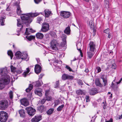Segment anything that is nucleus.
Wrapping results in <instances>:
<instances>
[{"label": "nucleus", "instance_id": "nucleus-1", "mask_svg": "<svg viewBox=\"0 0 122 122\" xmlns=\"http://www.w3.org/2000/svg\"><path fill=\"white\" fill-rule=\"evenodd\" d=\"M7 69L5 68L0 69V75L2 78L0 80V88H3L5 85L9 83L10 82V77L6 75Z\"/></svg>", "mask_w": 122, "mask_h": 122}, {"label": "nucleus", "instance_id": "nucleus-2", "mask_svg": "<svg viewBox=\"0 0 122 122\" xmlns=\"http://www.w3.org/2000/svg\"><path fill=\"white\" fill-rule=\"evenodd\" d=\"M39 14L36 13H30L22 14L20 16L22 20L25 21L24 23L27 27L29 26V24L32 21V18L37 16Z\"/></svg>", "mask_w": 122, "mask_h": 122}, {"label": "nucleus", "instance_id": "nucleus-3", "mask_svg": "<svg viewBox=\"0 0 122 122\" xmlns=\"http://www.w3.org/2000/svg\"><path fill=\"white\" fill-rule=\"evenodd\" d=\"M8 103L7 100H2L0 101V109L4 110L8 107Z\"/></svg>", "mask_w": 122, "mask_h": 122}, {"label": "nucleus", "instance_id": "nucleus-4", "mask_svg": "<svg viewBox=\"0 0 122 122\" xmlns=\"http://www.w3.org/2000/svg\"><path fill=\"white\" fill-rule=\"evenodd\" d=\"M59 44L57 41L56 40H53L51 42V47L55 51H57L58 50V46Z\"/></svg>", "mask_w": 122, "mask_h": 122}, {"label": "nucleus", "instance_id": "nucleus-5", "mask_svg": "<svg viewBox=\"0 0 122 122\" xmlns=\"http://www.w3.org/2000/svg\"><path fill=\"white\" fill-rule=\"evenodd\" d=\"M49 29V25L47 22L43 23L42 25L41 31L45 32L47 31Z\"/></svg>", "mask_w": 122, "mask_h": 122}, {"label": "nucleus", "instance_id": "nucleus-6", "mask_svg": "<svg viewBox=\"0 0 122 122\" xmlns=\"http://www.w3.org/2000/svg\"><path fill=\"white\" fill-rule=\"evenodd\" d=\"M71 14L69 12L61 11L60 13L61 16L64 18L66 19L70 17Z\"/></svg>", "mask_w": 122, "mask_h": 122}, {"label": "nucleus", "instance_id": "nucleus-7", "mask_svg": "<svg viewBox=\"0 0 122 122\" xmlns=\"http://www.w3.org/2000/svg\"><path fill=\"white\" fill-rule=\"evenodd\" d=\"M25 110L28 114H35L36 112V110L31 107H27Z\"/></svg>", "mask_w": 122, "mask_h": 122}, {"label": "nucleus", "instance_id": "nucleus-8", "mask_svg": "<svg viewBox=\"0 0 122 122\" xmlns=\"http://www.w3.org/2000/svg\"><path fill=\"white\" fill-rule=\"evenodd\" d=\"M90 51L94 52L95 50V44L94 42L93 41H91L89 44Z\"/></svg>", "mask_w": 122, "mask_h": 122}, {"label": "nucleus", "instance_id": "nucleus-9", "mask_svg": "<svg viewBox=\"0 0 122 122\" xmlns=\"http://www.w3.org/2000/svg\"><path fill=\"white\" fill-rule=\"evenodd\" d=\"M41 67L40 65L38 64L36 65L35 66L34 69L35 72L37 74H39L41 72Z\"/></svg>", "mask_w": 122, "mask_h": 122}, {"label": "nucleus", "instance_id": "nucleus-10", "mask_svg": "<svg viewBox=\"0 0 122 122\" xmlns=\"http://www.w3.org/2000/svg\"><path fill=\"white\" fill-rule=\"evenodd\" d=\"M14 5L15 6H16L17 8V13L18 15H19L21 14L22 13V11L21 10L20 5L17 4V2H15Z\"/></svg>", "mask_w": 122, "mask_h": 122}, {"label": "nucleus", "instance_id": "nucleus-11", "mask_svg": "<svg viewBox=\"0 0 122 122\" xmlns=\"http://www.w3.org/2000/svg\"><path fill=\"white\" fill-rule=\"evenodd\" d=\"M20 101L21 104L25 107L28 106L29 104L28 101L25 98L21 99Z\"/></svg>", "mask_w": 122, "mask_h": 122}, {"label": "nucleus", "instance_id": "nucleus-12", "mask_svg": "<svg viewBox=\"0 0 122 122\" xmlns=\"http://www.w3.org/2000/svg\"><path fill=\"white\" fill-rule=\"evenodd\" d=\"M8 117L7 115H0V121L1 122H5Z\"/></svg>", "mask_w": 122, "mask_h": 122}, {"label": "nucleus", "instance_id": "nucleus-13", "mask_svg": "<svg viewBox=\"0 0 122 122\" xmlns=\"http://www.w3.org/2000/svg\"><path fill=\"white\" fill-rule=\"evenodd\" d=\"M42 90L40 88L36 89L35 90V94H37L40 97L42 95Z\"/></svg>", "mask_w": 122, "mask_h": 122}, {"label": "nucleus", "instance_id": "nucleus-14", "mask_svg": "<svg viewBox=\"0 0 122 122\" xmlns=\"http://www.w3.org/2000/svg\"><path fill=\"white\" fill-rule=\"evenodd\" d=\"M45 16L46 17H49L51 15H52L51 11L48 9H46L44 10Z\"/></svg>", "mask_w": 122, "mask_h": 122}, {"label": "nucleus", "instance_id": "nucleus-15", "mask_svg": "<svg viewBox=\"0 0 122 122\" xmlns=\"http://www.w3.org/2000/svg\"><path fill=\"white\" fill-rule=\"evenodd\" d=\"M21 59L26 61L28 60V58L27 59L28 56L26 52H25L22 53L21 54Z\"/></svg>", "mask_w": 122, "mask_h": 122}, {"label": "nucleus", "instance_id": "nucleus-16", "mask_svg": "<svg viewBox=\"0 0 122 122\" xmlns=\"http://www.w3.org/2000/svg\"><path fill=\"white\" fill-rule=\"evenodd\" d=\"M35 31L33 30L32 28H27L26 29V31L25 34L26 35H29L30 34V32L34 33L35 32Z\"/></svg>", "mask_w": 122, "mask_h": 122}, {"label": "nucleus", "instance_id": "nucleus-17", "mask_svg": "<svg viewBox=\"0 0 122 122\" xmlns=\"http://www.w3.org/2000/svg\"><path fill=\"white\" fill-rule=\"evenodd\" d=\"M17 20V25L18 27H21L20 29H19V30H18L17 31H18V32H20L21 30V28L23 27V26L21 23V20L20 19H18Z\"/></svg>", "mask_w": 122, "mask_h": 122}, {"label": "nucleus", "instance_id": "nucleus-18", "mask_svg": "<svg viewBox=\"0 0 122 122\" xmlns=\"http://www.w3.org/2000/svg\"><path fill=\"white\" fill-rule=\"evenodd\" d=\"M36 37L39 39H42L44 37V35L42 33L38 32L36 35Z\"/></svg>", "mask_w": 122, "mask_h": 122}, {"label": "nucleus", "instance_id": "nucleus-19", "mask_svg": "<svg viewBox=\"0 0 122 122\" xmlns=\"http://www.w3.org/2000/svg\"><path fill=\"white\" fill-rule=\"evenodd\" d=\"M22 53L20 51H17L15 54V56L16 58L18 59H21V54Z\"/></svg>", "mask_w": 122, "mask_h": 122}, {"label": "nucleus", "instance_id": "nucleus-20", "mask_svg": "<svg viewBox=\"0 0 122 122\" xmlns=\"http://www.w3.org/2000/svg\"><path fill=\"white\" fill-rule=\"evenodd\" d=\"M33 85H34L36 87H38L41 86L42 84L39 81H36L33 83Z\"/></svg>", "mask_w": 122, "mask_h": 122}, {"label": "nucleus", "instance_id": "nucleus-21", "mask_svg": "<svg viewBox=\"0 0 122 122\" xmlns=\"http://www.w3.org/2000/svg\"><path fill=\"white\" fill-rule=\"evenodd\" d=\"M95 82L97 86L101 87L102 86V85L101 83H100L99 79H96Z\"/></svg>", "mask_w": 122, "mask_h": 122}, {"label": "nucleus", "instance_id": "nucleus-22", "mask_svg": "<svg viewBox=\"0 0 122 122\" xmlns=\"http://www.w3.org/2000/svg\"><path fill=\"white\" fill-rule=\"evenodd\" d=\"M26 71H25L22 74L23 76L25 77H26V76L28 75V74L30 71L29 69L28 68H26Z\"/></svg>", "mask_w": 122, "mask_h": 122}, {"label": "nucleus", "instance_id": "nucleus-23", "mask_svg": "<svg viewBox=\"0 0 122 122\" xmlns=\"http://www.w3.org/2000/svg\"><path fill=\"white\" fill-rule=\"evenodd\" d=\"M5 18L4 17H1L0 19V25H4V23L5 21Z\"/></svg>", "mask_w": 122, "mask_h": 122}, {"label": "nucleus", "instance_id": "nucleus-24", "mask_svg": "<svg viewBox=\"0 0 122 122\" xmlns=\"http://www.w3.org/2000/svg\"><path fill=\"white\" fill-rule=\"evenodd\" d=\"M70 28L69 26L66 27L64 31L65 33L67 34H69L70 33Z\"/></svg>", "mask_w": 122, "mask_h": 122}, {"label": "nucleus", "instance_id": "nucleus-25", "mask_svg": "<svg viewBox=\"0 0 122 122\" xmlns=\"http://www.w3.org/2000/svg\"><path fill=\"white\" fill-rule=\"evenodd\" d=\"M26 37L29 41H31V40L34 39L35 38V36L30 35L29 36H26Z\"/></svg>", "mask_w": 122, "mask_h": 122}, {"label": "nucleus", "instance_id": "nucleus-26", "mask_svg": "<svg viewBox=\"0 0 122 122\" xmlns=\"http://www.w3.org/2000/svg\"><path fill=\"white\" fill-rule=\"evenodd\" d=\"M35 117L38 122L41 120L42 119V116L40 115H37Z\"/></svg>", "mask_w": 122, "mask_h": 122}, {"label": "nucleus", "instance_id": "nucleus-27", "mask_svg": "<svg viewBox=\"0 0 122 122\" xmlns=\"http://www.w3.org/2000/svg\"><path fill=\"white\" fill-rule=\"evenodd\" d=\"M76 93L78 95H82V94H84V93L81 90H78L76 91Z\"/></svg>", "mask_w": 122, "mask_h": 122}, {"label": "nucleus", "instance_id": "nucleus-28", "mask_svg": "<svg viewBox=\"0 0 122 122\" xmlns=\"http://www.w3.org/2000/svg\"><path fill=\"white\" fill-rule=\"evenodd\" d=\"M101 78L102 79L103 82L104 83V86H106L107 84V79L104 78L103 77H102Z\"/></svg>", "mask_w": 122, "mask_h": 122}, {"label": "nucleus", "instance_id": "nucleus-29", "mask_svg": "<svg viewBox=\"0 0 122 122\" xmlns=\"http://www.w3.org/2000/svg\"><path fill=\"white\" fill-rule=\"evenodd\" d=\"M7 54L8 55L10 56L11 59H12L13 56V54L12 52L11 51H8L7 52Z\"/></svg>", "mask_w": 122, "mask_h": 122}, {"label": "nucleus", "instance_id": "nucleus-30", "mask_svg": "<svg viewBox=\"0 0 122 122\" xmlns=\"http://www.w3.org/2000/svg\"><path fill=\"white\" fill-rule=\"evenodd\" d=\"M89 25H90V28L91 29H94V24L92 21L91 20L89 21Z\"/></svg>", "mask_w": 122, "mask_h": 122}, {"label": "nucleus", "instance_id": "nucleus-31", "mask_svg": "<svg viewBox=\"0 0 122 122\" xmlns=\"http://www.w3.org/2000/svg\"><path fill=\"white\" fill-rule=\"evenodd\" d=\"M87 53L88 56L90 59L91 58L93 55V54L92 53L90 52H87Z\"/></svg>", "mask_w": 122, "mask_h": 122}, {"label": "nucleus", "instance_id": "nucleus-32", "mask_svg": "<svg viewBox=\"0 0 122 122\" xmlns=\"http://www.w3.org/2000/svg\"><path fill=\"white\" fill-rule=\"evenodd\" d=\"M10 70L11 72H14L16 71V68L14 67L13 66L11 65L10 67Z\"/></svg>", "mask_w": 122, "mask_h": 122}, {"label": "nucleus", "instance_id": "nucleus-33", "mask_svg": "<svg viewBox=\"0 0 122 122\" xmlns=\"http://www.w3.org/2000/svg\"><path fill=\"white\" fill-rule=\"evenodd\" d=\"M54 111V109L53 108H51L49 109L47 111V113L48 114H51Z\"/></svg>", "mask_w": 122, "mask_h": 122}, {"label": "nucleus", "instance_id": "nucleus-34", "mask_svg": "<svg viewBox=\"0 0 122 122\" xmlns=\"http://www.w3.org/2000/svg\"><path fill=\"white\" fill-rule=\"evenodd\" d=\"M54 107H56L60 103V101L59 100H55L54 103Z\"/></svg>", "mask_w": 122, "mask_h": 122}, {"label": "nucleus", "instance_id": "nucleus-35", "mask_svg": "<svg viewBox=\"0 0 122 122\" xmlns=\"http://www.w3.org/2000/svg\"><path fill=\"white\" fill-rule=\"evenodd\" d=\"M64 105H62L59 106L57 109V110L58 111H61L62 109L64 107Z\"/></svg>", "mask_w": 122, "mask_h": 122}, {"label": "nucleus", "instance_id": "nucleus-36", "mask_svg": "<svg viewBox=\"0 0 122 122\" xmlns=\"http://www.w3.org/2000/svg\"><path fill=\"white\" fill-rule=\"evenodd\" d=\"M62 79L64 80L67 79V74H63L62 76Z\"/></svg>", "mask_w": 122, "mask_h": 122}, {"label": "nucleus", "instance_id": "nucleus-37", "mask_svg": "<svg viewBox=\"0 0 122 122\" xmlns=\"http://www.w3.org/2000/svg\"><path fill=\"white\" fill-rule=\"evenodd\" d=\"M115 118L116 120H118L122 119V115H117L115 117Z\"/></svg>", "mask_w": 122, "mask_h": 122}, {"label": "nucleus", "instance_id": "nucleus-38", "mask_svg": "<svg viewBox=\"0 0 122 122\" xmlns=\"http://www.w3.org/2000/svg\"><path fill=\"white\" fill-rule=\"evenodd\" d=\"M67 79L72 80L74 78V77L72 76L67 74Z\"/></svg>", "mask_w": 122, "mask_h": 122}, {"label": "nucleus", "instance_id": "nucleus-39", "mask_svg": "<svg viewBox=\"0 0 122 122\" xmlns=\"http://www.w3.org/2000/svg\"><path fill=\"white\" fill-rule=\"evenodd\" d=\"M59 86V81H56V84L55 86V87L56 88L58 87Z\"/></svg>", "mask_w": 122, "mask_h": 122}, {"label": "nucleus", "instance_id": "nucleus-40", "mask_svg": "<svg viewBox=\"0 0 122 122\" xmlns=\"http://www.w3.org/2000/svg\"><path fill=\"white\" fill-rule=\"evenodd\" d=\"M20 114H25L24 110L23 109H21L19 111Z\"/></svg>", "mask_w": 122, "mask_h": 122}, {"label": "nucleus", "instance_id": "nucleus-41", "mask_svg": "<svg viewBox=\"0 0 122 122\" xmlns=\"http://www.w3.org/2000/svg\"><path fill=\"white\" fill-rule=\"evenodd\" d=\"M77 82L79 85H82L83 84L82 80L80 79H79L78 80Z\"/></svg>", "mask_w": 122, "mask_h": 122}, {"label": "nucleus", "instance_id": "nucleus-42", "mask_svg": "<svg viewBox=\"0 0 122 122\" xmlns=\"http://www.w3.org/2000/svg\"><path fill=\"white\" fill-rule=\"evenodd\" d=\"M42 20V18L41 17H37V22L39 23H40V22Z\"/></svg>", "mask_w": 122, "mask_h": 122}, {"label": "nucleus", "instance_id": "nucleus-43", "mask_svg": "<svg viewBox=\"0 0 122 122\" xmlns=\"http://www.w3.org/2000/svg\"><path fill=\"white\" fill-rule=\"evenodd\" d=\"M22 72V70L21 69H18L16 71V73L18 74H20Z\"/></svg>", "mask_w": 122, "mask_h": 122}, {"label": "nucleus", "instance_id": "nucleus-44", "mask_svg": "<svg viewBox=\"0 0 122 122\" xmlns=\"http://www.w3.org/2000/svg\"><path fill=\"white\" fill-rule=\"evenodd\" d=\"M76 46H77V48H81V43L78 42L76 44Z\"/></svg>", "mask_w": 122, "mask_h": 122}, {"label": "nucleus", "instance_id": "nucleus-45", "mask_svg": "<svg viewBox=\"0 0 122 122\" xmlns=\"http://www.w3.org/2000/svg\"><path fill=\"white\" fill-rule=\"evenodd\" d=\"M110 29L109 28H108L107 29L104 30V32L107 34H108L109 32Z\"/></svg>", "mask_w": 122, "mask_h": 122}, {"label": "nucleus", "instance_id": "nucleus-46", "mask_svg": "<svg viewBox=\"0 0 122 122\" xmlns=\"http://www.w3.org/2000/svg\"><path fill=\"white\" fill-rule=\"evenodd\" d=\"M55 62L57 63H59L60 64H61L62 63V61H61L60 60H56L55 61Z\"/></svg>", "mask_w": 122, "mask_h": 122}, {"label": "nucleus", "instance_id": "nucleus-47", "mask_svg": "<svg viewBox=\"0 0 122 122\" xmlns=\"http://www.w3.org/2000/svg\"><path fill=\"white\" fill-rule=\"evenodd\" d=\"M77 50L80 51V54L81 55V57H82L83 56V54L82 52L81 51V48H77Z\"/></svg>", "mask_w": 122, "mask_h": 122}, {"label": "nucleus", "instance_id": "nucleus-48", "mask_svg": "<svg viewBox=\"0 0 122 122\" xmlns=\"http://www.w3.org/2000/svg\"><path fill=\"white\" fill-rule=\"evenodd\" d=\"M45 99L46 100V101H51L52 100V98L50 96H48L46 97V98Z\"/></svg>", "mask_w": 122, "mask_h": 122}, {"label": "nucleus", "instance_id": "nucleus-49", "mask_svg": "<svg viewBox=\"0 0 122 122\" xmlns=\"http://www.w3.org/2000/svg\"><path fill=\"white\" fill-rule=\"evenodd\" d=\"M66 68L68 70H69V71H72L71 69V67L68 65H66Z\"/></svg>", "mask_w": 122, "mask_h": 122}, {"label": "nucleus", "instance_id": "nucleus-50", "mask_svg": "<svg viewBox=\"0 0 122 122\" xmlns=\"http://www.w3.org/2000/svg\"><path fill=\"white\" fill-rule=\"evenodd\" d=\"M46 101V100L45 98H44L41 100V103L42 104H43Z\"/></svg>", "mask_w": 122, "mask_h": 122}, {"label": "nucleus", "instance_id": "nucleus-51", "mask_svg": "<svg viewBox=\"0 0 122 122\" xmlns=\"http://www.w3.org/2000/svg\"><path fill=\"white\" fill-rule=\"evenodd\" d=\"M86 102H89L90 101L89 96H86Z\"/></svg>", "mask_w": 122, "mask_h": 122}, {"label": "nucleus", "instance_id": "nucleus-52", "mask_svg": "<svg viewBox=\"0 0 122 122\" xmlns=\"http://www.w3.org/2000/svg\"><path fill=\"white\" fill-rule=\"evenodd\" d=\"M9 95L10 98H12L13 97V92L11 91H10L9 93Z\"/></svg>", "mask_w": 122, "mask_h": 122}, {"label": "nucleus", "instance_id": "nucleus-53", "mask_svg": "<svg viewBox=\"0 0 122 122\" xmlns=\"http://www.w3.org/2000/svg\"><path fill=\"white\" fill-rule=\"evenodd\" d=\"M32 122H38V120L36 119L34 117L32 118L31 119Z\"/></svg>", "mask_w": 122, "mask_h": 122}, {"label": "nucleus", "instance_id": "nucleus-54", "mask_svg": "<svg viewBox=\"0 0 122 122\" xmlns=\"http://www.w3.org/2000/svg\"><path fill=\"white\" fill-rule=\"evenodd\" d=\"M35 3L36 4H38L42 0H34Z\"/></svg>", "mask_w": 122, "mask_h": 122}, {"label": "nucleus", "instance_id": "nucleus-55", "mask_svg": "<svg viewBox=\"0 0 122 122\" xmlns=\"http://www.w3.org/2000/svg\"><path fill=\"white\" fill-rule=\"evenodd\" d=\"M96 69L97 70L98 72H100L101 70L100 67L99 66L97 67L96 68Z\"/></svg>", "mask_w": 122, "mask_h": 122}, {"label": "nucleus", "instance_id": "nucleus-56", "mask_svg": "<svg viewBox=\"0 0 122 122\" xmlns=\"http://www.w3.org/2000/svg\"><path fill=\"white\" fill-rule=\"evenodd\" d=\"M7 114L6 112L4 111H1L0 112V114Z\"/></svg>", "mask_w": 122, "mask_h": 122}, {"label": "nucleus", "instance_id": "nucleus-57", "mask_svg": "<svg viewBox=\"0 0 122 122\" xmlns=\"http://www.w3.org/2000/svg\"><path fill=\"white\" fill-rule=\"evenodd\" d=\"M104 105H103V107L104 109H105L106 108V103L105 102H102Z\"/></svg>", "mask_w": 122, "mask_h": 122}, {"label": "nucleus", "instance_id": "nucleus-58", "mask_svg": "<svg viewBox=\"0 0 122 122\" xmlns=\"http://www.w3.org/2000/svg\"><path fill=\"white\" fill-rule=\"evenodd\" d=\"M66 37H65L64 38L62 39V41H63V44H65L66 43Z\"/></svg>", "mask_w": 122, "mask_h": 122}, {"label": "nucleus", "instance_id": "nucleus-59", "mask_svg": "<svg viewBox=\"0 0 122 122\" xmlns=\"http://www.w3.org/2000/svg\"><path fill=\"white\" fill-rule=\"evenodd\" d=\"M92 92H90V94L91 95H94L95 94H96L97 93V91H96L95 92H94L93 91H92Z\"/></svg>", "mask_w": 122, "mask_h": 122}, {"label": "nucleus", "instance_id": "nucleus-60", "mask_svg": "<svg viewBox=\"0 0 122 122\" xmlns=\"http://www.w3.org/2000/svg\"><path fill=\"white\" fill-rule=\"evenodd\" d=\"M33 87V85L31 84H29V86L28 88L30 89V90H32Z\"/></svg>", "mask_w": 122, "mask_h": 122}, {"label": "nucleus", "instance_id": "nucleus-61", "mask_svg": "<svg viewBox=\"0 0 122 122\" xmlns=\"http://www.w3.org/2000/svg\"><path fill=\"white\" fill-rule=\"evenodd\" d=\"M116 67V66L115 64H113L112 66V69H115Z\"/></svg>", "mask_w": 122, "mask_h": 122}, {"label": "nucleus", "instance_id": "nucleus-62", "mask_svg": "<svg viewBox=\"0 0 122 122\" xmlns=\"http://www.w3.org/2000/svg\"><path fill=\"white\" fill-rule=\"evenodd\" d=\"M31 90H30L29 88H28L25 90V91L27 92H28Z\"/></svg>", "mask_w": 122, "mask_h": 122}, {"label": "nucleus", "instance_id": "nucleus-63", "mask_svg": "<svg viewBox=\"0 0 122 122\" xmlns=\"http://www.w3.org/2000/svg\"><path fill=\"white\" fill-rule=\"evenodd\" d=\"M44 74H41L39 76V79L41 78L43 76H44Z\"/></svg>", "mask_w": 122, "mask_h": 122}, {"label": "nucleus", "instance_id": "nucleus-64", "mask_svg": "<svg viewBox=\"0 0 122 122\" xmlns=\"http://www.w3.org/2000/svg\"><path fill=\"white\" fill-rule=\"evenodd\" d=\"M113 120L112 118L110 119V120L109 121H106L105 122H112Z\"/></svg>", "mask_w": 122, "mask_h": 122}]
</instances>
